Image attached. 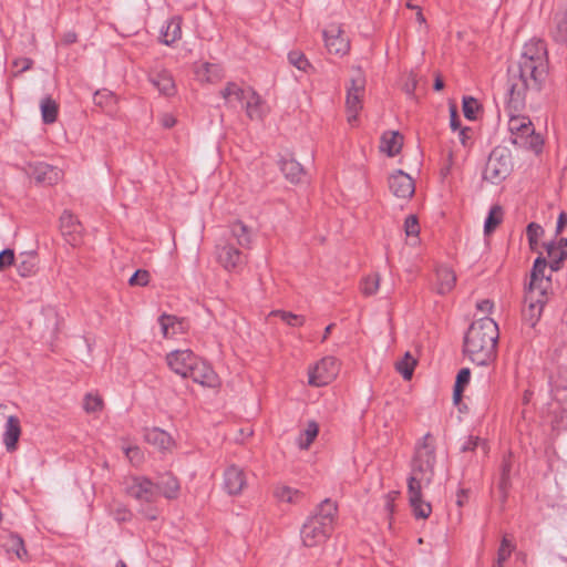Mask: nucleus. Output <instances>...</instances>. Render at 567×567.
I'll list each match as a JSON object with an SVG mask.
<instances>
[{"label":"nucleus","instance_id":"f257e3e1","mask_svg":"<svg viewBox=\"0 0 567 567\" xmlns=\"http://www.w3.org/2000/svg\"><path fill=\"white\" fill-rule=\"evenodd\" d=\"M547 75V50L540 40H532L524 47L518 62L517 75H513L506 106L509 142L535 154L543 151L544 140L535 132L527 115L520 114L527 91H538Z\"/></svg>","mask_w":567,"mask_h":567},{"label":"nucleus","instance_id":"f03ea898","mask_svg":"<svg viewBox=\"0 0 567 567\" xmlns=\"http://www.w3.org/2000/svg\"><path fill=\"white\" fill-rule=\"evenodd\" d=\"M435 443L431 434H425L416 444L411 473L408 480V497L416 518L426 519L432 513V506L422 496V489L427 487L434 476Z\"/></svg>","mask_w":567,"mask_h":567},{"label":"nucleus","instance_id":"7ed1b4c3","mask_svg":"<svg viewBox=\"0 0 567 567\" xmlns=\"http://www.w3.org/2000/svg\"><path fill=\"white\" fill-rule=\"evenodd\" d=\"M498 338V326L493 319H478L465 334L464 354L477 365H487L496 358Z\"/></svg>","mask_w":567,"mask_h":567},{"label":"nucleus","instance_id":"20e7f679","mask_svg":"<svg viewBox=\"0 0 567 567\" xmlns=\"http://www.w3.org/2000/svg\"><path fill=\"white\" fill-rule=\"evenodd\" d=\"M337 511V505L326 499L306 518L300 528V539L305 547L315 548L327 543L334 529Z\"/></svg>","mask_w":567,"mask_h":567},{"label":"nucleus","instance_id":"39448f33","mask_svg":"<svg viewBox=\"0 0 567 567\" xmlns=\"http://www.w3.org/2000/svg\"><path fill=\"white\" fill-rule=\"evenodd\" d=\"M513 169V162L511 152L505 147H495L489 154L484 172L483 178L492 184L502 183L509 176Z\"/></svg>","mask_w":567,"mask_h":567},{"label":"nucleus","instance_id":"423d86ee","mask_svg":"<svg viewBox=\"0 0 567 567\" xmlns=\"http://www.w3.org/2000/svg\"><path fill=\"white\" fill-rule=\"evenodd\" d=\"M365 95V78L360 69L354 70L350 85L347 89L346 110L348 123L353 125L357 123L359 113L363 107V99Z\"/></svg>","mask_w":567,"mask_h":567},{"label":"nucleus","instance_id":"0eeeda50","mask_svg":"<svg viewBox=\"0 0 567 567\" xmlns=\"http://www.w3.org/2000/svg\"><path fill=\"white\" fill-rule=\"evenodd\" d=\"M127 496L137 501L142 506L153 504L158 498L157 486L145 476H128L124 481Z\"/></svg>","mask_w":567,"mask_h":567},{"label":"nucleus","instance_id":"6e6552de","mask_svg":"<svg viewBox=\"0 0 567 567\" xmlns=\"http://www.w3.org/2000/svg\"><path fill=\"white\" fill-rule=\"evenodd\" d=\"M340 364L334 357H324L308 370V383L311 386H324L338 375Z\"/></svg>","mask_w":567,"mask_h":567},{"label":"nucleus","instance_id":"1a4fd4ad","mask_svg":"<svg viewBox=\"0 0 567 567\" xmlns=\"http://www.w3.org/2000/svg\"><path fill=\"white\" fill-rule=\"evenodd\" d=\"M324 47L330 54L344 56L350 51V40L340 23L328 24L322 32Z\"/></svg>","mask_w":567,"mask_h":567},{"label":"nucleus","instance_id":"9d476101","mask_svg":"<svg viewBox=\"0 0 567 567\" xmlns=\"http://www.w3.org/2000/svg\"><path fill=\"white\" fill-rule=\"evenodd\" d=\"M245 255L231 243H224L216 246L217 262L227 271H237L245 264Z\"/></svg>","mask_w":567,"mask_h":567},{"label":"nucleus","instance_id":"9b49d317","mask_svg":"<svg viewBox=\"0 0 567 567\" xmlns=\"http://www.w3.org/2000/svg\"><path fill=\"white\" fill-rule=\"evenodd\" d=\"M197 355L193 351L174 350L166 355V363L168 368L182 378H188L189 371L197 362Z\"/></svg>","mask_w":567,"mask_h":567},{"label":"nucleus","instance_id":"f8f14e48","mask_svg":"<svg viewBox=\"0 0 567 567\" xmlns=\"http://www.w3.org/2000/svg\"><path fill=\"white\" fill-rule=\"evenodd\" d=\"M389 189L398 198L410 199L415 192L412 177L399 169L389 176Z\"/></svg>","mask_w":567,"mask_h":567},{"label":"nucleus","instance_id":"ddd939ff","mask_svg":"<svg viewBox=\"0 0 567 567\" xmlns=\"http://www.w3.org/2000/svg\"><path fill=\"white\" fill-rule=\"evenodd\" d=\"M247 487V476L244 468L231 464L224 472V488L231 496L240 495Z\"/></svg>","mask_w":567,"mask_h":567},{"label":"nucleus","instance_id":"4468645a","mask_svg":"<svg viewBox=\"0 0 567 567\" xmlns=\"http://www.w3.org/2000/svg\"><path fill=\"white\" fill-rule=\"evenodd\" d=\"M60 228L63 237L72 246L82 243L83 227L78 218L69 210H64L60 217Z\"/></svg>","mask_w":567,"mask_h":567},{"label":"nucleus","instance_id":"2eb2a0df","mask_svg":"<svg viewBox=\"0 0 567 567\" xmlns=\"http://www.w3.org/2000/svg\"><path fill=\"white\" fill-rule=\"evenodd\" d=\"M547 295H537V292L527 291L525 296L526 306L523 309V319L530 327H535L539 320Z\"/></svg>","mask_w":567,"mask_h":567},{"label":"nucleus","instance_id":"dca6fc26","mask_svg":"<svg viewBox=\"0 0 567 567\" xmlns=\"http://www.w3.org/2000/svg\"><path fill=\"white\" fill-rule=\"evenodd\" d=\"M188 378L203 386L217 388L220 385V380L213 368L199 358L189 371Z\"/></svg>","mask_w":567,"mask_h":567},{"label":"nucleus","instance_id":"f3484780","mask_svg":"<svg viewBox=\"0 0 567 567\" xmlns=\"http://www.w3.org/2000/svg\"><path fill=\"white\" fill-rule=\"evenodd\" d=\"M193 72L199 83L215 84L224 78V69L219 63L198 61L194 63Z\"/></svg>","mask_w":567,"mask_h":567},{"label":"nucleus","instance_id":"a211bd4d","mask_svg":"<svg viewBox=\"0 0 567 567\" xmlns=\"http://www.w3.org/2000/svg\"><path fill=\"white\" fill-rule=\"evenodd\" d=\"M546 268V260L542 257H538L534 262L527 291L537 292V295H547V291L550 287V278L545 274Z\"/></svg>","mask_w":567,"mask_h":567},{"label":"nucleus","instance_id":"6ab92c4d","mask_svg":"<svg viewBox=\"0 0 567 567\" xmlns=\"http://www.w3.org/2000/svg\"><path fill=\"white\" fill-rule=\"evenodd\" d=\"M38 184L53 185L62 178V172L45 163L29 164L27 168Z\"/></svg>","mask_w":567,"mask_h":567},{"label":"nucleus","instance_id":"aec40b11","mask_svg":"<svg viewBox=\"0 0 567 567\" xmlns=\"http://www.w3.org/2000/svg\"><path fill=\"white\" fill-rule=\"evenodd\" d=\"M246 115L251 121H261L268 113V107L262 97L251 87L246 89V99L243 103Z\"/></svg>","mask_w":567,"mask_h":567},{"label":"nucleus","instance_id":"412c9836","mask_svg":"<svg viewBox=\"0 0 567 567\" xmlns=\"http://www.w3.org/2000/svg\"><path fill=\"white\" fill-rule=\"evenodd\" d=\"M158 323L161 326L162 336L165 339L175 338L185 333L187 330V324L184 319L177 318L173 315H162L158 318Z\"/></svg>","mask_w":567,"mask_h":567},{"label":"nucleus","instance_id":"4be33fe9","mask_svg":"<svg viewBox=\"0 0 567 567\" xmlns=\"http://www.w3.org/2000/svg\"><path fill=\"white\" fill-rule=\"evenodd\" d=\"M145 441L159 450L161 452H169L174 447L173 437L158 427L148 429L145 432Z\"/></svg>","mask_w":567,"mask_h":567},{"label":"nucleus","instance_id":"5701e85b","mask_svg":"<svg viewBox=\"0 0 567 567\" xmlns=\"http://www.w3.org/2000/svg\"><path fill=\"white\" fill-rule=\"evenodd\" d=\"M155 485L157 486V493H161L167 499H176L179 496V481L169 473L159 476L158 482L155 483Z\"/></svg>","mask_w":567,"mask_h":567},{"label":"nucleus","instance_id":"b1692460","mask_svg":"<svg viewBox=\"0 0 567 567\" xmlns=\"http://www.w3.org/2000/svg\"><path fill=\"white\" fill-rule=\"evenodd\" d=\"M21 435V425L17 416L10 415L7 420L6 431L3 433V443L9 452L17 450Z\"/></svg>","mask_w":567,"mask_h":567},{"label":"nucleus","instance_id":"393cba45","mask_svg":"<svg viewBox=\"0 0 567 567\" xmlns=\"http://www.w3.org/2000/svg\"><path fill=\"white\" fill-rule=\"evenodd\" d=\"M230 236L239 247L244 249L251 247L252 231L243 221H236L230 226Z\"/></svg>","mask_w":567,"mask_h":567},{"label":"nucleus","instance_id":"a878e982","mask_svg":"<svg viewBox=\"0 0 567 567\" xmlns=\"http://www.w3.org/2000/svg\"><path fill=\"white\" fill-rule=\"evenodd\" d=\"M456 282L454 271L446 267L440 266L436 268V290L439 293H447L452 291Z\"/></svg>","mask_w":567,"mask_h":567},{"label":"nucleus","instance_id":"bb28decb","mask_svg":"<svg viewBox=\"0 0 567 567\" xmlns=\"http://www.w3.org/2000/svg\"><path fill=\"white\" fill-rule=\"evenodd\" d=\"M403 145V136L399 132H385L381 137L380 150L389 156L399 154Z\"/></svg>","mask_w":567,"mask_h":567},{"label":"nucleus","instance_id":"cd10ccee","mask_svg":"<svg viewBox=\"0 0 567 567\" xmlns=\"http://www.w3.org/2000/svg\"><path fill=\"white\" fill-rule=\"evenodd\" d=\"M551 34L556 42L567 45V6L555 14Z\"/></svg>","mask_w":567,"mask_h":567},{"label":"nucleus","instance_id":"c85d7f7f","mask_svg":"<svg viewBox=\"0 0 567 567\" xmlns=\"http://www.w3.org/2000/svg\"><path fill=\"white\" fill-rule=\"evenodd\" d=\"M223 99L229 106H236L237 104L244 103L246 99V89H241L234 82H228L226 86L220 91Z\"/></svg>","mask_w":567,"mask_h":567},{"label":"nucleus","instance_id":"c756f323","mask_svg":"<svg viewBox=\"0 0 567 567\" xmlns=\"http://www.w3.org/2000/svg\"><path fill=\"white\" fill-rule=\"evenodd\" d=\"M94 104L104 112L112 114L116 111L117 97L113 92L106 89L99 90L94 94Z\"/></svg>","mask_w":567,"mask_h":567},{"label":"nucleus","instance_id":"7c9ffc66","mask_svg":"<svg viewBox=\"0 0 567 567\" xmlns=\"http://www.w3.org/2000/svg\"><path fill=\"white\" fill-rule=\"evenodd\" d=\"M551 261V270H558L559 262L567 258V239H560L558 244H548L546 247Z\"/></svg>","mask_w":567,"mask_h":567},{"label":"nucleus","instance_id":"2f4dec72","mask_svg":"<svg viewBox=\"0 0 567 567\" xmlns=\"http://www.w3.org/2000/svg\"><path fill=\"white\" fill-rule=\"evenodd\" d=\"M301 496L300 491L285 484H278L274 487V497L281 503L296 504Z\"/></svg>","mask_w":567,"mask_h":567},{"label":"nucleus","instance_id":"473e14b6","mask_svg":"<svg viewBox=\"0 0 567 567\" xmlns=\"http://www.w3.org/2000/svg\"><path fill=\"white\" fill-rule=\"evenodd\" d=\"M281 171L291 183H300L305 176L303 167L297 161L289 158L281 162Z\"/></svg>","mask_w":567,"mask_h":567},{"label":"nucleus","instance_id":"72a5a7b5","mask_svg":"<svg viewBox=\"0 0 567 567\" xmlns=\"http://www.w3.org/2000/svg\"><path fill=\"white\" fill-rule=\"evenodd\" d=\"M182 37V20L178 17L172 18L162 31L163 43L169 45Z\"/></svg>","mask_w":567,"mask_h":567},{"label":"nucleus","instance_id":"f704fd0d","mask_svg":"<svg viewBox=\"0 0 567 567\" xmlns=\"http://www.w3.org/2000/svg\"><path fill=\"white\" fill-rule=\"evenodd\" d=\"M18 260L17 269L20 276L29 277L35 272L38 259L34 252H22Z\"/></svg>","mask_w":567,"mask_h":567},{"label":"nucleus","instance_id":"c9c22d12","mask_svg":"<svg viewBox=\"0 0 567 567\" xmlns=\"http://www.w3.org/2000/svg\"><path fill=\"white\" fill-rule=\"evenodd\" d=\"M152 83L158 89V91L165 95H172L175 93V83L172 75L162 71L156 73L152 78Z\"/></svg>","mask_w":567,"mask_h":567},{"label":"nucleus","instance_id":"e433bc0d","mask_svg":"<svg viewBox=\"0 0 567 567\" xmlns=\"http://www.w3.org/2000/svg\"><path fill=\"white\" fill-rule=\"evenodd\" d=\"M4 547L8 553H13L18 559L23 561L29 559L24 542L20 536L13 534L9 535L4 543Z\"/></svg>","mask_w":567,"mask_h":567},{"label":"nucleus","instance_id":"4c0bfd02","mask_svg":"<svg viewBox=\"0 0 567 567\" xmlns=\"http://www.w3.org/2000/svg\"><path fill=\"white\" fill-rule=\"evenodd\" d=\"M416 363L417 360L410 352H405V354L396 361L395 369L404 380H410L413 375Z\"/></svg>","mask_w":567,"mask_h":567},{"label":"nucleus","instance_id":"58836bf2","mask_svg":"<svg viewBox=\"0 0 567 567\" xmlns=\"http://www.w3.org/2000/svg\"><path fill=\"white\" fill-rule=\"evenodd\" d=\"M319 433V426L315 421H309L298 437V446L308 450Z\"/></svg>","mask_w":567,"mask_h":567},{"label":"nucleus","instance_id":"ea45409f","mask_svg":"<svg viewBox=\"0 0 567 567\" xmlns=\"http://www.w3.org/2000/svg\"><path fill=\"white\" fill-rule=\"evenodd\" d=\"M41 115L45 124H51L56 121L58 117V104L51 97H45L41 101Z\"/></svg>","mask_w":567,"mask_h":567},{"label":"nucleus","instance_id":"a19ab883","mask_svg":"<svg viewBox=\"0 0 567 567\" xmlns=\"http://www.w3.org/2000/svg\"><path fill=\"white\" fill-rule=\"evenodd\" d=\"M380 281L381 278L379 274L365 276L360 285L361 292L368 297L375 295L380 288Z\"/></svg>","mask_w":567,"mask_h":567},{"label":"nucleus","instance_id":"79ce46f5","mask_svg":"<svg viewBox=\"0 0 567 567\" xmlns=\"http://www.w3.org/2000/svg\"><path fill=\"white\" fill-rule=\"evenodd\" d=\"M470 379H471L470 369L464 368L458 371L456 381H455V385H454V393H453V398L456 403L461 400L464 388L468 384Z\"/></svg>","mask_w":567,"mask_h":567},{"label":"nucleus","instance_id":"37998d69","mask_svg":"<svg viewBox=\"0 0 567 567\" xmlns=\"http://www.w3.org/2000/svg\"><path fill=\"white\" fill-rule=\"evenodd\" d=\"M503 219V210L499 206H493L484 224L486 235L493 233Z\"/></svg>","mask_w":567,"mask_h":567},{"label":"nucleus","instance_id":"c03bdc74","mask_svg":"<svg viewBox=\"0 0 567 567\" xmlns=\"http://www.w3.org/2000/svg\"><path fill=\"white\" fill-rule=\"evenodd\" d=\"M104 406L103 399L96 393H87L83 401V408L86 413L101 412Z\"/></svg>","mask_w":567,"mask_h":567},{"label":"nucleus","instance_id":"a18cd8bd","mask_svg":"<svg viewBox=\"0 0 567 567\" xmlns=\"http://www.w3.org/2000/svg\"><path fill=\"white\" fill-rule=\"evenodd\" d=\"M514 550L515 544L507 536H504L497 550L495 563L504 565Z\"/></svg>","mask_w":567,"mask_h":567},{"label":"nucleus","instance_id":"49530a36","mask_svg":"<svg viewBox=\"0 0 567 567\" xmlns=\"http://www.w3.org/2000/svg\"><path fill=\"white\" fill-rule=\"evenodd\" d=\"M404 231L408 238H411L413 241H410V245H415L417 243L419 234H420V225L417 218L414 215H410L406 217L404 221Z\"/></svg>","mask_w":567,"mask_h":567},{"label":"nucleus","instance_id":"de8ad7c7","mask_svg":"<svg viewBox=\"0 0 567 567\" xmlns=\"http://www.w3.org/2000/svg\"><path fill=\"white\" fill-rule=\"evenodd\" d=\"M269 316H277L284 322L291 327H300L305 323V317L295 315L292 312L284 311V310H274L269 313Z\"/></svg>","mask_w":567,"mask_h":567},{"label":"nucleus","instance_id":"09e8293b","mask_svg":"<svg viewBox=\"0 0 567 567\" xmlns=\"http://www.w3.org/2000/svg\"><path fill=\"white\" fill-rule=\"evenodd\" d=\"M123 451L132 465L138 466L143 463L144 454L138 446H123Z\"/></svg>","mask_w":567,"mask_h":567},{"label":"nucleus","instance_id":"8fccbe9b","mask_svg":"<svg viewBox=\"0 0 567 567\" xmlns=\"http://www.w3.org/2000/svg\"><path fill=\"white\" fill-rule=\"evenodd\" d=\"M289 62L300 71H307L311 65L303 53L291 51L288 55Z\"/></svg>","mask_w":567,"mask_h":567},{"label":"nucleus","instance_id":"3c124183","mask_svg":"<svg viewBox=\"0 0 567 567\" xmlns=\"http://www.w3.org/2000/svg\"><path fill=\"white\" fill-rule=\"evenodd\" d=\"M480 109L478 102L474 97H464L463 112L468 120H475Z\"/></svg>","mask_w":567,"mask_h":567},{"label":"nucleus","instance_id":"603ef678","mask_svg":"<svg viewBox=\"0 0 567 567\" xmlns=\"http://www.w3.org/2000/svg\"><path fill=\"white\" fill-rule=\"evenodd\" d=\"M151 275L145 269H138L135 274L130 278L128 284L131 286L145 287L150 282Z\"/></svg>","mask_w":567,"mask_h":567},{"label":"nucleus","instance_id":"864d4df0","mask_svg":"<svg viewBox=\"0 0 567 567\" xmlns=\"http://www.w3.org/2000/svg\"><path fill=\"white\" fill-rule=\"evenodd\" d=\"M543 231H544L543 228L538 224L530 223L527 226L526 234H527L529 245L532 248H535L539 237L543 235Z\"/></svg>","mask_w":567,"mask_h":567},{"label":"nucleus","instance_id":"5fc2aeb1","mask_svg":"<svg viewBox=\"0 0 567 567\" xmlns=\"http://www.w3.org/2000/svg\"><path fill=\"white\" fill-rule=\"evenodd\" d=\"M478 447L482 449L484 454H486L488 451L487 443L484 440L480 439L478 436H471L463 446V451H475Z\"/></svg>","mask_w":567,"mask_h":567},{"label":"nucleus","instance_id":"6e6d98bb","mask_svg":"<svg viewBox=\"0 0 567 567\" xmlns=\"http://www.w3.org/2000/svg\"><path fill=\"white\" fill-rule=\"evenodd\" d=\"M12 65L17 69L12 75L18 76L20 73L30 70L33 65V61L29 58H17L13 60Z\"/></svg>","mask_w":567,"mask_h":567},{"label":"nucleus","instance_id":"4d7b16f0","mask_svg":"<svg viewBox=\"0 0 567 567\" xmlns=\"http://www.w3.org/2000/svg\"><path fill=\"white\" fill-rule=\"evenodd\" d=\"M14 252L12 249H4L0 252V270L6 269L7 267L13 265L14 262Z\"/></svg>","mask_w":567,"mask_h":567},{"label":"nucleus","instance_id":"13d9d810","mask_svg":"<svg viewBox=\"0 0 567 567\" xmlns=\"http://www.w3.org/2000/svg\"><path fill=\"white\" fill-rule=\"evenodd\" d=\"M458 141L464 147L470 146V141L472 138V130L470 127H463L460 128L458 133Z\"/></svg>","mask_w":567,"mask_h":567},{"label":"nucleus","instance_id":"bf43d9fd","mask_svg":"<svg viewBox=\"0 0 567 567\" xmlns=\"http://www.w3.org/2000/svg\"><path fill=\"white\" fill-rule=\"evenodd\" d=\"M113 515L117 522H126L131 518V512L126 507H122V506L116 508L114 511Z\"/></svg>","mask_w":567,"mask_h":567},{"label":"nucleus","instance_id":"052dcab7","mask_svg":"<svg viewBox=\"0 0 567 567\" xmlns=\"http://www.w3.org/2000/svg\"><path fill=\"white\" fill-rule=\"evenodd\" d=\"M476 308L482 313H489L494 308V303L489 299H483L476 303Z\"/></svg>","mask_w":567,"mask_h":567},{"label":"nucleus","instance_id":"680f3d73","mask_svg":"<svg viewBox=\"0 0 567 567\" xmlns=\"http://www.w3.org/2000/svg\"><path fill=\"white\" fill-rule=\"evenodd\" d=\"M398 496H399V492H391L385 497V509L390 514H393V512H394V502L398 498Z\"/></svg>","mask_w":567,"mask_h":567},{"label":"nucleus","instance_id":"e2e57ef3","mask_svg":"<svg viewBox=\"0 0 567 567\" xmlns=\"http://www.w3.org/2000/svg\"><path fill=\"white\" fill-rule=\"evenodd\" d=\"M567 225V214L561 212L558 216L556 233L560 234Z\"/></svg>","mask_w":567,"mask_h":567},{"label":"nucleus","instance_id":"0e129e2a","mask_svg":"<svg viewBox=\"0 0 567 567\" xmlns=\"http://www.w3.org/2000/svg\"><path fill=\"white\" fill-rule=\"evenodd\" d=\"M450 125L453 131H457L460 128V120L455 109H451Z\"/></svg>","mask_w":567,"mask_h":567},{"label":"nucleus","instance_id":"69168bd1","mask_svg":"<svg viewBox=\"0 0 567 567\" xmlns=\"http://www.w3.org/2000/svg\"><path fill=\"white\" fill-rule=\"evenodd\" d=\"M175 123H176V120H175V117L173 115L164 114L162 116V124H163L164 127L171 128V127H173L175 125Z\"/></svg>","mask_w":567,"mask_h":567},{"label":"nucleus","instance_id":"338daca9","mask_svg":"<svg viewBox=\"0 0 567 567\" xmlns=\"http://www.w3.org/2000/svg\"><path fill=\"white\" fill-rule=\"evenodd\" d=\"M142 513L145 516V518H147L150 520H155L158 517V511L153 507L147 508V509H142Z\"/></svg>","mask_w":567,"mask_h":567},{"label":"nucleus","instance_id":"774afa93","mask_svg":"<svg viewBox=\"0 0 567 567\" xmlns=\"http://www.w3.org/2000/svg\"><path fill=\"white\" fill-rule=\"evenodd\" d=\"M62 41L65 44H72L76 41V34L74 32H68L63 35Z\"/></svg>","mask_w":567,"mask_h":567}]
</instances>
